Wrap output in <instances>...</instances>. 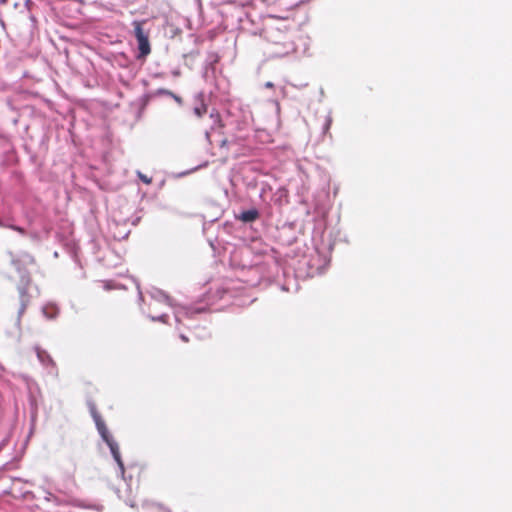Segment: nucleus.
Returning <instances> with one entry per match:
<instances>
[{
	"instance_id": "nucleus-14",
	"label": "nucleus",
	"mask_w": 512,
	"mask_h": 512,
	"mask_svg": "<svg viewBox=\"0 0 512 512\" xmlns=\"http://www.w3.org/2000/svg\"><path fill=\"white\" fill-rule=\"evenodd\" d=\"M331 123H332V118H331L330 115H328L326 117V121H325V124H324V127H323L324 132H326V131H328L330 129Z\"/></svg>"
},
{
	"instance_id": "nucleus-21",
	"label": "nucleus",
	"mask_w": 512,
	"mask_h": 512,
	"mask_svg": "<svg viewBox=\"0 0 512 512\" xmlns=\"http://www.w3.org/2000/svg\"><path fill=\"white\" fill-rule=\"evenodd\" d=\"M34 290H35V294L37 295L38 294V288L35 287Z\"/></svg>"
},
{
	"instance_id": "nucleus-18",
	"label": "nucleus",
	"mask_w": 512,
	"mask_h": 512,
	"mask_svg": "<svg viewBox=\"0 0 512 512\" xmlns=\"http://www.w3.org/2000/svg\"><path fill=\"white\" fill-rule=\"evenodd\" d=\"M12 229L15 230V231H18L19 233L23 234L24 233V230L21 228V227H18V226H12Z\"/></svg>"
},
{
	"instance_id": "nucleus-20",
	"label": "nucleus",
	"mask_w": 512,
	"mask_h": 512,
	"mask_svg": "<svg viewBox=\"0 0 512 512\" xmlns=\"http://www.w3.org/2000/svg\"><path fill=\"white\" fill-rule=\"evenodd\" d=\"M180 338H181L184 342H187V341H188V338H187L184 334H180Z\"/></svg>"
},
{
	"instance_id": "nucleus-2",
	"label": "nucleus",
	"mask_w": 512,
	"mask_h": 512,
	"mask_svg": "<svg viewBox=\"0 0 512 512\" xmlns=\"http://www.w3.org/2000/svg\"><path fill=\"white\" fill-rule=\"evenodd\" d=\"M92 415H93V419L95 421L97 430H98L101 438L108 445L110 452L118 465L119 472H120L121 476H123L125 469H124L123 461L121 459L119 446H118L117 442L110 435L102 418L95 411H92Z\"/></svg>"
},
{
	"instance_id": "nucleus-7",
	"label": "nucleus",
	"mask_w": 512,
	"mask_h": 512,
	"mask_svg": "<svg viewBox=\"0 0 512 512\" xmlns=\"http://www.w3.org/2000/svg\"><path fill=\"white\" fill-rule=\"evenodd\" d=\"M137 42H138V49H139L138 57L139 58L146 57L151 51L148 37L139 39V40H137Z\"/></svg>"
},
{
	"instance_id": "nucleus-11",
	"label": "nucleus",
	"mask_w": 512,
	"mask_h": 512,
	"mask_svg": "<svg viewBox=\"0 0 512 512\" xmlns=\"http://www.w3.org/2000/svg\"><path fill=\"white\" fill-rule=\"evenodd\" d=\"M133 25H134V35H135L137 40L148 37L147 34L144 33V30L142 28V24L140 22L135 21L133 23Z\"/></svg>"
},
{
	"instance_id": "nucleus-15",
	"label": "nucleus",
	"mask_w": 512,
	"mask_h": 512,
	"mask_svg": "<svg viewBox=\"0 0 512 512\" xmlns=\"http://www.w3.org/2000/svg\"><path fill=\"white\" fill-rule=\"evenodd\" d=\"M308 0H290V2L288 3L291 7H296V6H299L305 2H307Z\"/></svg>"
},
{
	"instance_id": "nucleus-19",
	"label": "nucleus",
	"mask_w": 512,
	"mask_h": 512,
	"mask_svg": "<svg viewBox=\"0 0 512 512\" xmlns=\"http://www.w3.org/2000/svg\"><path fill=\"white\" fill-rule=\"evenodd\" d=\"M264 86H265V88H273L274 84L272 82L268 81L264 84Z\"/></svg>"
},
{
	"instance_id": "nucleus-9",
	"label": "nucleus",
	"mask_w": 512,
	"mask_h": 512,
	"mask_svg": "<svg viewBox=\"0 0 512 512\" xmlns=\"http://www.w3.org/2000/svg\"><path fill=\"white\" fill-rule=\"evenodd\" d=\"M36 354H37L39 361L43 365H48V364L53 365V360L51 359L50 355L46 351L41 350L40 348L37 347Z\"/></svg>"
},
{
	"instance_id": "nucleus-10",
	"label": "nucleus",
	"mask_w": 512,
	"mask_h": 512,
	"mask_svg": "<svg viewBox=\"0 0 512 512\" xmlns=\"http://www.w3.org/2000/svg\"><path fill=\"white\" fill-rule=\"evenodd\" d=\"M295 50L294 45L292 42H285L284 43V49L281 51H275L274 55L277 57L285 56Z\"/></svg>"
},
{
	"instance_id": "nucleus-5",
	"label": "nucleus",
	"mask_w": 512,
	"mask_h": 512,
	"mask_svg": "<svg viewBox=\"0 0 512 512\" xmlns=\"http://www.w3.org/2000/svg\"><path fill=\"white\" fill-rule=\"evenodd\" d=\"M12 263L21 272V266L34 264V258L29 253L23 252L17 258H13Z\"/></svg>"
},
{
	"instance_id": "nucleus-3",
	"label": "nucleus",
	"mask_w": 512,
	"mask_h": 512,
	"mask_svg": "<svg viewBox=\"0 0 512 512\" xmlns=\"http://www.w3.org/2000/svg\"><path fill=\"white\" fill-rule=\"evenodd\" d=\"M19 293H20V299H21V306L19 309V317L25 312L30 298L34 296L33 289L30 287V279L25 274L21 275V280L19 284Z\"/></svg>"
},
{
	"instance_id": "nucleus-16",
	"label": "nucleus",
	"mask_w": 512,
	"mask_h": 512,
	"mask_svg": "<svg viewBox=\"0 0 512 512\" xmlns=\"http://www.w3.org/2000/svg\"><path fill=\"white\" fill-rule=\"evenodd\" d=\"M328 263H329V260H327V259L325 258V259H324V265H323V266H321V267H317V268H316V269H317V272H318L319 274L323 273V272H324V270H325V267L328 265Z\"/></svg>"
},
{
	"instance_id": "nucleus-4",
	"label": "nucleus",
	"mask_w": 512,
	"mask_h": 512,
	"mask_svg": "<svg viewBox=\"0 0 512 512\" xmlns=\"http://www.w3.org/2000/svg\"><path fill=\"white\" fill-rule=\"evenodd\" d=\"M165 306L154 304L152 305V301L149 304V313L148 316L152 321H160L166 323L168 315L164 311Z\"/></svg>"
},
{
	"instance_id": "nucleus-13",
	"label": "nucleus",
	"mask_w": 512,
	"mask_h": 512,
	"mask_svg": "<svg viewBox=\"0 0 512 512\" xmlns=\"http://www.w3.org/2000/svg\"><path fill=\"white\" fill-rule=\"evenodd\" d=\"M138 177L145 183L150 184L152 179L147 177L146 175L142 174L140 171L137 172Z\"/></svg>"
},
{
	"instance_id": "nucleus-6",
	"label": "nucleus",
	"mask_w": 512,
	"mask_h": 512,
	"mask_svg": "<svg viewBox=\"0 0 512 512\" xmlns=\"http://www.w3.org/2000/svg\"><path fill=\"white\" fill-rule=\"evenodd\" d=\"M42 314L48 320L55 319L59 314V308L54 303H47L42 307Z\"/></svg>"
},
{
	"instance_id": "nucleus-8",
	"label": "nucleus",
	"mask_w": 512,
	"mask_h": 512,
	"mask_svg": "<svg viewBox=\"0 0 512 512\" xmlns=\"http://www.w3.org/2000/svg\"><path fill=\"white\" fill-rule=\"evenodd\" d=\"M258 216H259V213L256 209H249V210L243 211L239 218L243 222H252V221L256 220L258 218Z\"/></svg>"
},
{
	"instance_id": "nucleus-12",
	"label": "nucleus",
	"mask_w": 512,
	"mask_h": 512,
	"mask_svg": "<svg viewBox=\"0 0 512 512\" xmlns=\"http://www.w3.org/2000/svg\"><path fill=\"white\" fill-rule=\"evenodd\" d=\"M194 113L198 117H201L204 113H206V106L202 104L201 106L195 107L194 108Z\"/></svg>"
},
{
	"instance_id": "nucleus-17",
	"label": "nucleus",
	"mask_w": 512,
	"mask_h": 512,
	"mask_svg": "<svg viewBox=\"0 0 512 512\" xmlns=\"http://www.w3.org/2000/svg\"><path fill=\"white\" fill-rule=\"evenodd\" d=\"M162 92H163V93H165V94L172 95V96H173V98H174L178 103H180V102H181V98H180V97H178V96H176V95H173L171 92H169V91H164V90H163Z\"/></svg>"
},
{
	"instance_id": "nucleus-1",
	"label": "nucleus",
	"mask_w": 512,
	"mask_h": 512,
	"mask_svg": "<svg viewBox=\"0 0 512 512\" xmlns=\"http://www.w3.org/2000/svg\"><path fill=\"white\" fill-rule=\"evenodd\" d=\"M149 295L152 301V305L159 304L165 306L166 309H173L175 320L178 323H181L183 318L190 317L194 313V311L187 307L174 305L170 297L164 291L158 288H152L149 291Z\"/></svg>"
}]
</instances>
